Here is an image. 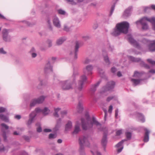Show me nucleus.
<instances>
[{"mask_svg": "<svg viewBox=\"0 0 155 155\" xmlns=\"http://www.w3.org/2000/svg\"><path fill=\"white\" fill-rule=\"evenodd\" d=\"M85 120L83 118H81L82 127L83 129L87 130L93 128L95 125L99 131L102 130L101 125L96 119V118L93 117L92 118L90 117L88 114H85Z\"/></svg>", "mask_w": 155, "mask_h": 155, "instance_id": "f257e3e1", "label": "nucleus"}, {"mask_svg": "<svg viewBox=\"0 0 155 155\" xmlns=\"http://www.w3.org/2000/svg\"><path fill=\"white\" fill-rule=\"evenodd\" d=\"M93 67L91 65H88L83 69L84 75L81 76L78 81V85L75 89V92L77 93L82 95V91L83 88V85L87 80L86 75H90L92 74V71Z\"/></svg>", "mask_w": 155, "mask_h": 155, "instance_id": "f03ea898", "label": "nucleus"}, {"mask_svg": "<svg viewBox=\"0 0 155 155\" xmlns=\"http://www.w3.org/2000/svg\"><path fill=\"white\" fill-rule=\"evenodd\" d=\"M129 24L126 21L117 23L110 33L111 35L116 37L121 33L127 34L128 31Z\"/></svg>", "mask_w": 155, "mask_h": 155, "instance_id": "7ed1b4c3", "label": "nucleus"}, {"mask_svg": "<svg viewBox=\"0 0 155 155\" xmlns=\"http://www.w3.org/2000/svg\"><path fill=\"white\" fill-rule=\"evenodd\" d=\"M79 144L80 146L79 152L81 155L84 154V145L89 147L90 143L88 141V137L87 136H83L80 137L79 139Z\"/></svg>", "mask_w": 155, "mask_h": 155, "instance_id": "20e7f679", "label": "nucleus"}, {"mask_svg": "<svg viewBox=\"0 0 155 155\" xmlns=\"http://www.w3.org/2000/svg\"><path fill=\"white\" fill-rule=\"evenodd\" d=\"M75 74H74L72 76L73 78V81L71 82L69 80H68L60 82V84L62 88L64 90H68L73 88L72 85L74 82Z\"/></svg>", "mask_w": 155, "mask_h": 155, "instance_id": "39448f33", "label": "nucleus"}, {"mask_svg": "<svg viewBox=\"0 0 155 155\" xmlns=\"http://www.w3.org/2000/svg\"><path fill=\"white\" fill-rule=\"evenodd\" d=\"M125 134L127 139L122 140L116 145V147L117 148V152L118 153L120 152L123 148L122 145L124 142L127 141V140H130L131 138L132 135L130 132H127Z\"/></svg>", "mask_w": 155, "mask_h": 155, "instance_id": "423d86ee", "label": "nucleus"}, {"mask_svg": "<svg viewBox=\"0 0 155 155\" xmlns=\"http://www.w3.org/2000/svg\"><path fill=\"white\" fill-rule=\"evenodd\" d=\"M115 84V83L114 81H111L108 82L106 86L101 89L100 91L101 93L103 94L107 91L112 90L114 87Z\"/></svg>", "mask_w": 155, "mask_h": 155, "instance_id": "0eeeda50", "label": "nucleus"}, {"mask_svg": "<svg viewBox=\"0 0 155 155\" xmlns=\"http://www.w3.org/2000/svg\"><path fill=\"white\" fill-rule=\"evenodd\" d=\"M143 42L148 46L149 49L151 51H155V40L150 41L145 39L143 40Z\"/></svg>", "mask_w": 155, "mask_h": 155, "instance_id": "6e6552de", "label": "nucleus"}, {"mask_svg": "<svg viewBox=\"0 0 155 155\" xmlns=\"http://www.w3.org/2000/svg\"><path fill=\"white\" fill-rule=\"evenodd\" d=\"M45 97L42 96L37 99H35L31 101L30 103V107H31L34 106L37 104H40L42 103L44 100Z\"/></svg>", "mask_w": 155, "mask_h": 155, "instance_id": "1a4fd4ad", "label": "nucleus"}, {"mask_svg": "<svg viewBox=\"0 0 155 155\" xmlns=\"http://www.w3.org/2000/svg\"><path fill=\"white\" fill-rule=\"evenodd\" d=\"M146 21L145 18L143 17L140 20L137 21L136 23L137 25H138L139 23H140L142 26V29L144 30H146L148 29V28Z\"/></svg>", "mask_w": 155, "mask_h": 155, "instance_id": "9d476101", "label": "nucleus"}, {"mask_svg": "<svg viewBox=\"0 0 155 155\" xmlns=\"http://www.w3.org/2000/svg\"><path fill=\"white\" fill-rule=\"evenodd\" d=\"M128 40L129 41L131 45L138 48H140V46L138 43L131 36H129Z\"/></svg>", "mask_w": 155, "mask_h": 155, "instance_id": "9b49d317", "label": "nucleus"}, {"mask_svg": "<svg viewBox=\"0 0 155 155\" xmlns=\"http://www.w3.org/2000/svg\"><path fill=\"white\" fill-rule=\"evenodd\" d=\"M79 48V43L78 41H76L74 51H71L70 53V54L71 55H74V58L75 59H77V58H78L77 52L78 51V49Z\"/></svg>", "mask_w": 155, "mask_h": 155, "instance_id": "f8f14e48", "label": "nucleus"}, {"mask_svg": "<svg viewBox=\"0 0 155 155\" xmlns=\"http://www.w3.org/2000/svg\"><path fill=\"white\" fill-rule=\"evenodd\" d=\"M1 125L2 127V135L4 140H6L7 137L6 136V132L5 130H8L9 127L8 126L4 123L2 124Z\"/></svg>", "mask_w": 155, "mask_h": 155, "instance_id": "ddd939ff", "label": "nucleus"}, {"mask_svg": "<svg viewBox=\"0 0 155 155\" xmlns=\"http://www.w3.org/2000/svg\"><path fill=\"white\" fill-rule=\"evenodd\" d=\"M52 66L51 65L49 61H48L45 64V68L44 71L46 73H48L52 72Z\"/></svg>", "mask_w": 155, "mask_h": 155, "instance_id": "4468645a", "label": "nucleus"}, {"mask_svg": "<svg viewBox=\"0 0 155 155\" xmlns=\"http://www.w3.org/2000/svg\"><path fill=\"white\" fill-rule=\"evenodd\" d=\"M36 116V114L35 112H32L30 114V118L27 123L28 125H30L32 123Z\"/></svg>", "mask_w": 155, "mask_h": 155, "instance_id": "2eb2a0df", "label": "nucleus"}, {"mask_svg": "<svg viewBox=\"0 0 155 155\" xmlns=\"http://www.w3.org/2000/svg\"><path fill=\"white\" fill-rule=\"evenodd\" d=\"M132 8L131 6L129 7L124 12L123 14V16L124 18H127L130 15Z\"/></svg>", "mask_w": 155, "mask_h": 155, "instance_id": "dca6fc26", "label": "nucleus"}, {"mask_svg": "<svg viewBox=\"0 0 155 155\" xmlns=\"http://www.w3.org/2000/svg\"><path fill=\"white\" fill-rule=\"evenodd\" d=\"M146 21H148L150 22L152 25L153 29L155 31V18H148L147 17H144Z\"/></svg>", "mask_w": 155, "mask_h": 155, "instance_id": "f3484780", "label": "nucleus"}, {"mask_svg": "<svg viewBox=\"0 0 155 155\" xmlns=\"http://www.w3.org/2000/svg\"><path fill=\"white\" fill-rule=\"evenodd\" d=\"M61 126V118L58 119L57 121L56 124L53 129V130L56 131L59 130Z\"/></svg>", "mask_w": 155, "mask_h": 155, "instance_id": "a211bd4d", "label": "nucleus"}, {"mask_svg": "<svg viewBox=\"0 0 155 155\" xmlns=\"http://www.w3.org/2000/svg\"><path fill=\"white\" fill-rule=\"evenodd\" d=\"M107 143V135L104 134L101 140L102 146L104 148V150H105V147Z\"/></svg>", "mask_w": 155, "mask_h": 155, "instance_id": "6ab92c4d", "label": "nucleus"}, {"mask_svg": "<svg viewBox=\"0 0 155 155\" xmlns=\"http://www.w3.org/2000/svg\"><path fill=\"white\" fill-rule=\"evenodd\" d=\"M53 23L54 25L58 28H60L61 25L58 18L57 17H54L53 20Z\"/></svg>", "mask_w": 155, "mask_h": 155, "instance_id": "aec40b11", "label": "nucleus"}, {"mask_svg": "<svg viewBox=\"0 0 155 155\" xmlns=\"http://www.w3.org/2000/svg\"><path fill=\"white\" fill-rule=\"evenodd\" d=\"M66 40V38L65 37H62L58 39L56 41L57 45H60L62 44Z\"/></svg>", "mask_w": 155, "mask_h": 155, "instance_id": "412c9836", "label": "nucleus"}, {"mask_svg": "<svg viewBox=\"0 0 155 155\" xmlns=\"http://www.w3.org/2000/svg\"><path fill=\"white\" fill-rule=\"evenodd\" d=\"M144 130L145 131V134L144 136L143 141L145 142H147L149 140V134L150 133V131L147 128H145Z\"/></svg>", "mask_w": 155, "mask_h": 155, "instance_id": "4be33fe9", "label": "nucleus"}, {"mask_svg": "<svg viewBox=\"0 0 155 155\" xmlns=\"http://www.w3.org/2000/svg\"><path fill=\"white\" fill-rule=\"evenodd\" d=\"M29 54L31 57L33 58H35L37 55V52L35 49L33 47L29 51Z\"/></svg>", "mask_w": 155, "mask_h": 155, "instance_id": "5701e85b", "label": "nucleus"}, {"mask_svg": "<svg viewBox=\"0 0 155 155\" xmlns=\"http://www.w3.org/2000/svg\"><path fill=\"white\" fill-rule=\"evenodd\" d=\"M100 84V82L99 81L97 84L91 86L90 89V92L91 94L96 91L97 87Z\"/></svg>", "mask_w": 155, "mask_h": 155, "instance_id": "b1692460", "label": "nucleus"}, {"mask_svg": "<svg viewBox=\"0 0 155 155\" xmlns=\"http://www.w3.org/2000/svg\"><path fill=\"white\" fill-rule=\"evenodd\" d=\"M80 130V124H76L74 127V129L72 132V134H78Z\"/></svg>", "mask_w": 155, "mask_h": 155, "instance_id": "393cba45", "label": "nucleus"}, {"mask_svg": "<svg viewBox=\"0 0 155 155\" xmlns=\"http://www.w3.org/2000/svg\"><path fill=\"white\" fill-rule=\"evenodd\" d=\"M103 55L104 57V60L106 64L109 65L110 64V61L108 57L105 52H104Z\"/></svg>", "mask_w": 155, "mask_h": 155, "instance_id": "a878e982", "label": "nucleus"}, {"mask_svg": "<svg viewBox=\"0 0 155 155\" xmlns=\"http://www.w3.org/2000/svg\"><path fill=\"white\" fill-rule=\"evenodd\" d=\"M136 115L138 118V120L142 122L145 121V119L143 115L139 113H137Z\"/></svg>", "mask_w": 155, "mask_h": 155, "instance_id": "bb28decb", "label": "nucleus"}, {"mask_svg": "<svg viewBox=\"0 0 155 155\" xmlns=\"http://www.w3.org/2000/svg\"><path fill=\"white\" fill-rule=\"evenodd\" d=\"M83 109L82 103L81 102H79L77 107L78 112L81 113L83 111Z\"/></svg>", "mask_w": 155, "mask_h": 155, "instance_id": "cd10ccee", "label": "nucleus"}, {"mask_svg": "<svg viewBox=\"0 0 155 155\" xmlns=\"http://www.w3.org/2000/svg\"><path fill=\"white\" fill-rule=\"evenodd\" d=\"M129 59L133 62H138L140 61L141 59L139 58H135L132 56H127Z\"/></svg>", "mask_w": 155, "mask_h": 155, "instance_id": "c85d7f7f", "label": "nucleus"}, {"mask_svg": "<svg viewBox=\"0 0 155 155\" xmlns=\"http://www.w3.org/2000/svg\"><path fill=\"white\" fill-rule=\"evenodd\" d=\"M72 127V122L69 121L68 123L66 124L65 126V130L66 131L69 130Z\"/></svg>", "mask_w": 155, "mask_h": 155, "instance_id": "c756f323", "label": "nucleus"}, {"mask_svg": "<svg viewBox=\"0 0 155 155\" xmlns=\"http://www.w3.org/2000/svg\"><path fill=\"white\" fill-rule=\"evenodd\" d=\"M119 0H113L114 5L112 6L110 12V16H111L114 11L115 4Z\"/></svg>", "mask_w": 155, "mask_h": 155, "instance_id": "7c9ffc66", "label": "nucleus"}, {"mask_svg": "<svg viewBox=\"0 0 155 155\" xmlns=\"http://www.w3.org/2000/svg\"><path fill=\"white\" fill-rule=\"evenodd\" d=\"M0 118L2 120L5 122H8L9 121L8 117L3 114H1L0 115Z\"/></svg>", "mask_w": 155, "mask_h": 155, "instance_id": "2f4dec72", "label": "nucleus"}, {"mask_svg": "<svg viewBox=\"0 0 155 155\" xmlns=\"http://www.w3.org/2000/svg\"><path fill=\"white\" fill-rule=\"evenodd\" d=\"M142 81V79H132L131 81L133 82L134 84L135 85H136L139 84L141 81Z\"/></svg>", "mask_w": 155, "mask_h": 155, "instance_id": "473e14b6", "label": "nucleus"}, {"mask_svg": "<svg viewBox=\"0 0 155 155\" xmlns=\"http://www.w3.org/2000/svg\"><path fill=\"white\" fill-rule=\"evenodd\" d=\"M3 40L5 41H10V36L8 35L2 36Z\"/></svg>", "mask_w": 155, "mask_h": 155, "instance_id": "72a5a7b5", "label": "nucleus"}, {"mask_svg": "<svg viewBox=\"0 0 155 155\" xmlns=\"http://www.w3.org/2000/svg\"><path fill=\"white\" fill-rule=\"evenodd\" d=\"M10 31V30L9 29H3L2 31V36L8 35Z\"/></svg>", "mask_w": 155, "mask_h": 155, "instance_id": "f704fd0d", "label": "nucleus"}, {"mask_svg": "<svg viewBox=\"0 0 155 155\" xmlns=\"http://www.w3.org/2000/svg\"><path fill=\"white\" fill-rule=\"evenodd\" d=\"M50 111V110L48 108L46 107L42 110V113L44 115H47L49 113Z\"/></svg>", "mask_w": 155, "mask_h": 155, "instance_id": "c9c22d12", "label": "nucleus"}, {"mask_svg": "<svg viewBox=\"0 0 155 155\" xmlns=\"http://www.w3.org/2000/svg\"><path fill=\"white\" fill-rule=\"evenodd\" d=\"M61 109L60 108L58 107L54 108V117H58L59 115L58 113Z\"/></svg>", "mask_w": 155, "mask_h": 155, "instance_id": "e433bc0d", "label": "nucleus"}, {"mask_svg": "<svg viewBox=\"0 0 155 155\" xmlns=\"http://www.w3.org/2000/svg\"><path fill=\"white\" fill-rule=\"evenodd\" d=\"M142 75V74L141 73L137 71H135L133 76L135 78H140L141 77Z\"/></svg>", "mask_w": 155, "mask_h": 155, "instance_id": "4c0bfd02", "label": "nucleus"}, {"mask_svg": "<svg viewBox=\"0 0 155 155\" xmlns=\"http://www.w3.org/2000/svg\"><path fill=\"white\" fill-rule=\"evenodd\" d=\"M36 126L38 127L37 128V131L38 132H41L42 131V129L40 126V124L39 123H38L36 124Z\"/></svg>", "mask_w": 155, "mask_h": 155, "instance_id": "58836bf2", "label": "nucleus"}, {"mask_svg": "<svg viewBox=\"0 0 155 155\" xmlns=\"http://www.w3.org/2000/svg\"><path fill=\"white\" fill-rule=\"evenodd\" d=\"M47 22L48 24V27L50 30H52V28L51 25V20L49 18L48 19Z\"/></svg>", "mask_w": 155, "mask_h": 155, "instance_id": "ea45409f", "label": "nucleus"}, {"mask_svg": "<svg viewBox=\"0 0 155 155\" xmlns=\"http://www.w3.org/2000/svg\"><path fill=\"white\" fill-rule=\"evenodd\" d=\"M42 110L41 109L39 108H37L35 109V110L33 112H35L36 115H37L36 113H39L40 112H42Z\"/></svg>", "mask_w": 155, "mask_h": 155, "instance_id": "a19ab883", "label": "nucleus"}, {"mask_svg": "<svg viewBox=\"0 0 155 155\" xmlns=\"http://www.w3.org/2000/svg\"><path fill=\"white\" fill-rule=\"evenodd\" d=\"M67 110H63L61 112V115L62 117H63L64 116L67 115Z\"/></svg>", "mask_w": 155, "mask_h": 155, "instance_id": "79ce46f5", "label": "nucleus"}, {"mask_svg": "<svg viewBox=\"0 0 155 155\" xmlns=\"http://www.w3.org/2000/svg\"><path fill=\"white\" fill-rule=\"evenodd\" d=\"M91 61L88 58H86L83 61V63L85 64H88Z\"/></svg>", "mask_w": 155, "mask_h": 155, "instance_id": "37998d69", "label": "nucleus"}, {"mask_svg": "<svg viewBox=\"0 0 155 155\" xmlns=\"http://www.w3.org/2000/svg\"><path fill=\"white\" fill-rule=\"evenodd\" d=\"M147 61L150 63L152 65H155V61H153L150 59H147Z\"/></svg>", "mask_w": 155, "mask_h": 155, "instance_id": "c03bdc74", "label": "nucleus"}, {"mask_svg": "<svg viewBox=\"0 0 155 155\" xmlns=\"http://www.w3.org/2000/svg\"><path fill=\"white\" fill-rule=\"evenodd\" d=\"M68 2L72 5H75L76 3L74 1V0H66Z\"/></svg>", "mask_w": 155, "mask_h": 155, "instance_id": "a18cd8bd", "label": "nucleus"}, {"mask_svg": "<svg viewBox=\"0 0 155 155\" xmlns=\"http://www.w3.org/2000/svg\"><path fill=\"white\" fill-rule=\"evenodd\" d=\"M58 11L59 14L61 15H64L65 13V12L64 11L61 9L58 10Z\"/></svg>", "mask_w": 155, "mask_h": 155, "instance_id": "49530a36", "label": "nucleus"}, {"mask_svg": "<svg viewBox=\"0 0 155 155\" xmlns=\"http://www.w3.org/2000/svg\"><path fill=\"white\" fill-rule=\"evenodd\" d=\"M98 71L99 73L100 74V75L102 76V75H103L104 73V71L101 68H99L98 69Z\"/></svg>", "mask_w": 155, "mask_h": 155, "instance_id": "de8ad7c7", "label": "nucleus"}, {"mask_svg": "<svg viewBox=\"0 0 155 155\" xmlns=\"http://www.w3.org/2000/svg\"><path fill=\"white\" fill-rule=\"evenodd\" d=\"M56 135L54 134H50L49 135V139L54 138H55Z\"/></svg>", "mask_w": 155, "mask_h": 155, "instance_id": "09e8293b", "label": "nucleus"}, {"mask_svg": "<svg viewBox=\"0 0 155 155\" xmlns=\"http://www.w3.org/2000/svg\"><path fill=\"white\" fill-rule=\"evenodd\" d=\"M114 98V96H110L109 97L107 98V102H109L111 100H112Z\"/></svg>", "mask_w": 155, "mask_h": 155, "instance_id": "8fccbe9b", "label": "nucleus"}, {"mask_svg": "<svg viewBox=\"0 0 155 155\" xmlns=\"http://www.w3.org/2000/svg\"><path fill=\"white\" fill-rule=\"evenodd\" d=\"M0 53L3 54H5L6 53V52L5 51H4L3 48H0Z\"/></svg>", "mask_w": 155, "mask_h": 155, "instance_id": "3c124183", "label": "nucleus"}, {"mask_svg": "<svg viewBox=\"0 0 155 155\" xmlns=\"http://www.w3.org/2000/svg\"><path fill=\"white\" fill-rule=\"evenodd\" d=\"M6 110V109L3 107H0V113L5 112Z\"/></svg>", "mask_w": 155, "mask_h": 155, "instance_id": "603ef678", "label": "nucleus"}, {"mask_svg": "<svg viewBox=\"0 0 155 155\" xmlns=\"http://www.w3.org/2000/svg\"><path fill=\"white\" fill-rule=\"evenodd\" d=\"M64 30L66 31H70V28L67 25H64Z\"/></svg>", "mask_w": 155, "mask_h": 155, "instance_id": "864d4df0", "label": "nucleus"}, {"mask_svg": "<svg viewBox=\"0 0 155 155\" xmlns=\"http://www.w3.org/2000/svg\"><path fill=\"white\" fill-rule=\"evenodd\" d=\"M48 44L49 45V47H50L52 45V41L50 40H48L47 41Z\"/></svg>", "mask_w": 155, "mask_h": 155, "instance_id": "5fc2aeb1", "label": "nucleus"}, {"mask_svg": "<svg viewBox=\"0 0 155 155\" xmlns=\"http://www.w3.org/2000/svg\"><path fill=\"white\" fill-rule=\"evenodd\" d=\"M122 133V130H119L117 131L116 132V135L117 136L120 135Z\"/></svg>", "mask_w": 155, "mask_h": 155, "instance_id": "6e6d98bb", "label": "nucleus"}, {"mask_svg": "<svg viewBox=\"0 0 155 155\" xmlns=\"http://www.w3.org/2000/svg\"><path fill=\"white\" fill-rule=\"evenodd\" d=\"M144 67L147 69H149L150 68V66L148 65L145 64L144 62H143Z\"/></svg>", "mask_w": 155, "mask_h": 155, "instance_id": "4d7b16f0", "label": "nucleus"}, {"mask_svg": "<svg viewBox=\"0 0 155 155\" xmlns=\"http://www.w3.org/2000/svg\"><path fill=\"white\" fill-rule=\"evenodd\" d=\"M118 110L117 108L116 109L115 111V116L116 118H117V116L118 115Z\"/></svg>", "mask_w": 155, "mask_h": 155, "instance_id": "13d9d810", "label": "nucleus"}, {"mask_svg": "<svg viewBox=\"0 0 155 155\" xmlns=\"http://www.w3.org/2000/svg\"><path fill=\"white\" fill-rule=\"evenodd\" d=\"M113 109V106L112 105H110L109 107V109L108 110V112L109 113H111L112 110Z\"/></svg>", "mask_w": 155, "mask_h": 155, "instance_id": "bf43d9fd", "label": "nucleus"}, {"mask_svg": "<svg viewBox=\"0 0 155 155\" xmlns=\"http://www.w3.org/2000/svg\"><path fill=\"white\" fill-rule=\"evenodd\" d=\"M4 150V147H3V146L2 144H0V151H2Z\"/></svg>", "mask_w": 155, "mask_h": 155, "instance_id": "052dcab7", "label": "nucleus"}, {"mask_svg": "<svg viewBox=\"0 0 155 155\" xmlns=\"http://www.w3.org/2000/svg\"><path fill=\"white\" fill-rule=\"evenodd\" d=\"M117 69L115 67H113L111 69V71L113 73H115Z\"/></svg>", "mask_w": 155, "mask_h": 155, "instance_id": "680f3d73", "label": "nucleus"}, {"mask_svg": "<svg viewBox=\"0 0 155 155\" xmlns=\"http://www.w3.org/2000/svg\"><path fill=\"white\" fill-rule=\"evenodd\" d=\"M44 131L45 132H49L51 131V130L48 129H45L44 130Z\"/></svg>", "mask_w": 155, "mask_h": 155, "instance_id": "e2e57ef3", "label": "nucleus"}, {"mask_svg": "<svg viewBox=\"0 0 155 155\" xmlns=\"http://www.w3.org/2000/svg\"><path fill=\"white\" fill-rule=\"evenodd\" d=\"M114 49V47L113 46H110L109 45V50L110 51H112Z\"/></svg>", "mask_w": 155, "mask_h": 155, "instance_id": "0e129e2a", "label": "nucleus"}, {"mask_svg": "<svg viewBox=\"0 0 155 155\" xmlns=\"http://www.w3.org/2000/svg\"><path fill=\"white\" fill-rule=\"evenodd\" d=\"M21 118V116L20 115H16L15 116V118L18 120L20 119Z\"/></svg>", "mask_w": 155, "mask_h": 155, "instance_id": "69168bd1", "label": "nucleus"}, {"mask_svg": "<svg viewBox=\"0 0 155 155\" xmlns=\"http://www.w3.org/2000/svg\"><path fill=\"white\" fill-rule=\"evenodd\" d=\"M149 72L152 74H154L155 73V69L151 70L149 71Z\"/></svg>", "mask_w": 155, "mask_h": 155, "instance_id": "338daca9", "label": "nucleus"}, {"mask_svg": "<svg viewBox=\"0 0 155 155\" xmlns=\"http://www.w3.org/2000/svg\"><path fill=\"white\" fill-rule=\"evenodd\" d=\"M117 75L118 77H120L122 76V74L120 72L118 71L117 72Z\"/></svg>", "mask_w": 155, "mask_h": 155, "instance_id": "774afa93", "label": "nucleus"}]
</instances>
